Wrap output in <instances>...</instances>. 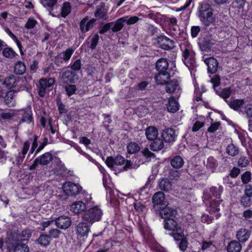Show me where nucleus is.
<instances>
[{
  "mask_svg": "<svg viewBox=\"0 0 252 252\" xmlns=\"http://www.w3.org/2000/svg\"><path fill=\"white\" fill-rule=\"evenodd\" d=\"M65 89L68 96L72 95L76 91V87L73 85H68L66 86Z\"/></svg>",
  "mask_w": 252,
  "mask_h": 252,
  "instance_id": "603ef678",
  "label": "nucleus"
},
{
  "mask_svg": "<svg viewBox=\"0 0 252 252\" xmlns=\"http://www.w3.org/2000/svg\"><path fill=\"white\" fill-rule=\"evenodd\" d=\"M145 135L149 140H154L158 137V129L154 126H148L145 129Z\"/></svg>",
  "mask_w": 252,
  "mask_h": 252,
  "instance_id": "4be33fe9",
  "label": "nucleus"
},
{
  "mask_svg": "<svg viewBox=\"0 0 252 252\" xmlns=\"http://www.w3.org/2000/svg\"><path fill=\"white\" fill-rule=\"evenodd\" d=\"M29 249L24 244H18L14 248V252H29Z\"/></svg>",
  "mask_w": 252,
  "mask_h": 252,
  "instance_id": "c03bdc74",
  "label": "nucleus"
},
{
  "mask_svg": "<svg viewBox=\"0 0 252 252\" xmlns=\"http://www.w3.org/2000/svg\"><path fill=\"white\" fill-rule=\"evenodd\" d=\"M170 163L173 168L178 169L183 166L184 161L181 157L176 156L171 159Z\"/></svg>",
  "mask_w": 252,
  "mask_h": 252,
  "instance_id": "c85d7f7f",
  "label": "nucleus"
},
{
  "mask_svg": "<svg viewBox=\"0 0 252 252\" xmlns=\"http://www.w3.org/2000/svg\"><path fill=\"white\" fill-rule=\"evenodd\" d=\"M158 43L159 46L164 49H169L173 45V42L165 35H160L157 38Z\"/></svg>",
  "mask_w": 252,
  "mask_h": 252,
  "instance_id": "dca6fc26",
  "label": "nucleus"
},
{
  "mask_svg": "<svg viewBox=\"0 0 252 252\" xmlns=\"http://www.w3.org/2000/svg\"><path fill=\"white\" fill-rule=\"evenodd\" d=\"M2 54L6 58H12L14 57L15 52L10 48H5L2 51Z\"/></svg>",
  "mask_w": 252,
  "mask_h": 252,
  "instance_id": "4d7b16f0",
  "label": "nucleus"
},
{
  "mask_svg": "<svg viewBox=\"0 0 252 252\" xmlns=\"http://www.w3.org/2000/svg\"><path fill=\"white\" fill-rule=\"evenodd\" d=\"M88 207L89 209L82 216V220L90 224H93L94 222L99 221L103 214L102 210L97 205L92 207L89 206Z\"/></svg>",
  "mask_w": 252,
  "mask_h": 252,
  "instance_id": "20e7f679",
  "label": "nucleus"
},
{
  "mask_svg": "<svg viewBox=\"0 0 252 252\" xmlns=\"http://www.w3.org/2000/svg\"><path fill=\"white\" fill-rule=\"evenodd\" d=\"M124 19L126 20L125 23H126L127 25H132L136 23L139 18L137 16H132L130 18H128L127 16L123 17Z\"/></svg>",
  "mask_w": 252,
  "mask_h": 252,
  "instance_id": "864d4df0",
  "label": "nucleus"
},
{
  "mask_svg": "<svg viewBox=\"0 0 252 252\" xmlns=\"http://www.w3.org/2000/svg\"><path fill=\"white\" fill-rule=\"evenodd\" d=\"M158 212H159L161 217L164 219V227L165 229L175 231L176 229L180 227L176 221L177 212L175 209L166 205Z\"/></svg>",
  "mask_w": 252,
  "mask_h": 252,
  "instance_id": "f257e3e1",
  "label": "nucleus"
},
{
  "mask_svg": "<svg viewBox=\"0 0 252 252\" xmlns=\"http://www.w3.org/2000/svg\"><path fill=\"white\" fill-rule=\"evenodd\" d=\"M71 224V219L67 216H62L56 220L57 226L61 229H66L70 226Z\"/></svg>",
  "mask_w": 252,
  "mask_h": 252,
  "instance_id": "ddd939ff",
  "label": "nucleus"
},
{
  "mask_svg": "<svg viewBox=\"0 0 252 252\" xmlns=\"http://www.w3.org/2000/svg\"><path fill=\"white\" fill-rule=\"evenodd\" d=\"M99 170L103 175V185L105 187H106V184H110V182H111V179L110 178L109 176L107 174L105 170L103 168H100Z\"/></svg>",
  "mask_w": 252,
  "mask_h": 252,
  "instance_id": "a18cd8bd",
  "label": "nucleus"
},
{
  "mask_svg": "<svg viewBox=\"0 0 252 252\" xmlns=\"http://www.w3.org/2000/svg\"><path fill=\"white\" fill-rule=\"evenodd\" d=\"M57 0H41L42 4L44 7H52L57 3Z\"/></svg>",
  "mask_w": 252,
  "mask_h": 252,
  "instance_id": "8fccbe9b",
  "label": "nucleus"
},
{
  "mask_svg": "<svg viewBox=\"0 0 252 252\" xmlns=\"http://www.w3.org/2000/svg\"><path fill=\"white\" fill-rule=\"evenodd\" d=\"M99 39V36L98 34H95L94 35L91 39V43L90 45V48L92 49H94L95 48L97 44L98 41Z\"/></svg>",
  "mask_w": 252,
  "mask_h": 252,
  "instance_id": "052dcab7",
  "label": "nucleus"
},
{
  "mask_svg": "<svg viewBox=\"0 0 252 252\" xmlns=\"http://www.w3.org/2000/svg\"><path fill=\"white\" fill-rule=\"evenodd\" d=\"M26 70L25 64L22 62H18L15 65L14 72L15 73L22 75L23 74Z\"/></svg>",
  "mask_w": 252,
  "mask_h": 252,
  "instance_id": "f704fd0d",
  "label": "nucleus"
},
{
  "mask_svg": "<svg viewBox=\"0 0 252 252\" xmlns=\"http://www.w3.org/2000/svg\"><path fill=\"white\" fill-rule=\"evenodd\" d=\"M31 236V232L30 230H24L17 236L15 233L11 234L6 242V246L8 249L13 248L14 244L17 241H25L28 240Z\"/></svg>",
  "mask_w": 252,
  "mask_h": 252,
  "instance_id": "39448f33",
  "label": "nucleus"
},
{
  "mask_svg": "<svg viewBox=\"0 0 252 252\" xmlns=\"http://www.w3.org/2000/svg\"><path fill=\"white\" fill-rule=\"evenodd\" d=\"M114 158L111 157H108L107 158L105 163L107 165V166L110 168L115 169V163H114Z\"/></svg>",
  "mask_w": 252,
  "mask_h": 252,
  "instance_id": "338daca9",
  "label": "nucleus"
},
{
  "mask_svg": "<svg viewBox=\"0 0 252 252\" xmlns=\"http://www.w3.org/2000/svg\"><path fill=\"white\" fill-rule=\"evenodd\" d=\"M169 235H171L175 241H180L179 247L181 251H185L186 250L188 243L180 227L176 229L175 231H172Z\"/></svg>",
  "mask_w": 252,
  "mask_h": 252,
  "instance_id": "6e6552de",
  "label": "nucleus"
},
{
  "mask_svg": "<svg viewBox=\"0 0 252 252\" xmlns=\"http://www.w3.org/2000/svg\"><path fill=\"white\" fill-rule=\"evenodd\" d=\"M62 189L64 193L69 196L76 195L82 190V188L80 185L70 182L64 183Z\"/></svg>",
  "mask_w": 252,
  "mask_h": 252,
  "instance_id": "0eeeda50",
  "label": "nucleus"
},
{
  "mask_svg": "<svg viewBox=\"0 0 252 252\" xmlns=\"http://www.w3.org/2000/svg\"><path fill=\"white\" fill-rule=\"evenodd\" d=\"M251 179V173L249 171L245 172L241 176L242 181L244 184L248 183L250 181Z\"/></svg>",
  "mask_w": 252,
  "mask_h": 252,
  "instance_id": "09e8293b",
  "label": "nucleus"
},
{
  "mask_svg": "<svg viewBox=\"0 0 252 252\" xmlns=\"http://www.w3.org/2000/svg\"><path fill=\"white\" fill-rule=\"evenodd\" d=\"M242 249L241 244L237 241H232L227 246L228 252H240Z\"/></svg>",
  "mask_w": 252,
  "mask_h": 252,
  "instance_id": "a878e982",
  "label": "nucleus"
},
{
  "mask_svg": "<svg viewBox=\"0 0 252 252\" xmlns=\"http://www.w3.org/2000/svg\"><path fill=\"white\" fill-rule=\"evenodd\" d=\"M81 61L78 59L75 61L73 65L71 66V68L74 71L79 70L81 68Z\"/></svg>",
  "mask_w": 252,
  "mask_h": 252,
  "instance_id": "774afa93",
  "label": "nucleus"
},
{
  "mask_svg": "<svg viewBox=\"0 0 252 252\" xmlns=\"http://www.w3.org/2000/svg\"><path fill=\"white\" fill-rule=\"evenodd\" d=\"M15 92L13 90H10L4 95V101L5 104L9 106H14L15 104V101L14 99Z\"/></svg>",
  "mask_w": 252,
  "mask_h": 252,
  "instance_id": "b1692460",
  "label": "nucleus"
},
{
  "mask_svg": "<svg viewBox=\"0 0 252 252\" xmlns=\"http://www.w3.org/2000/svg\"><path fill=\"white\" fill-rule=\"evenodd\" d=\"M30 144V142L28 141H26L23 143L21 151L18 153V156L16 158V161L18 164H20L23 161L25 156L29 150Z\"/></svg>",
  "mask_w": 252,
  "mask_h": 252,
  "instance_id": "a211bd4d",
  "label": "nucleus"
},
{
  "mask_svg": "<svg viewBox=\"0 0 252 252\" xmlns=\"http://www.w3.org/2000/svg\"><path fill=\"white\" fill-rule=\"evenodd\" d=\"M178 87V84L176 81H172L168 82L166 85V91L167 93H173Z\"/></svg>",
  "mask_w": 252,
  "mask_h": 252,
  "instance_id": "58836bf2",
  "label": "nucleus"
},
{
  "mask_svg": "<svg viewBox=\"0 0 252 252\" xmlns=\"http://www.w3.org/2000/svg\"><path fill=\"white\" fill-rule=\"evenodd\" d=\"M217 163L216 160L214 158L211 157L208 158L206 163V166L211 171H214V170L217 167Z\"/></svg>",
  "mask_w": 252,
  "mask_h": 252,
  "instance_id": "79ce46f5",
  "label": "nucleus"
},
{
  "mask_svg": "<svg viewBox=\"0 0 252 252\" xmlns=\"http://www.w3.org/2000/svg\"><path fill=\"white\" fill-rule=\"evenodd\" d=\"M243 217L244 220L252 222V210L247 209L244 211L243 213Z\"/></svg>",
  "mask_w": 252,
  "mask_h": 252,
  "instance_id": "de8ad7c7",
  "label": "nucleus"
},
{
  "mask_svg": "<svg viewBox=\"0 0 252 252\" xmlns=\"http://www.w3.org/2000/svg\"><path fill=\"white\" fill-rule=\"evenodd\" d=\"M226 151L229 156L232 157L237 156L239 153L238 148L233 144L228 145L226 148Z\"/></svg>",
  "mask_w": 252,
  "mask_h": 252,
  "instance_id": "c9c22d12",
  "label": "nucleus"
},
{
  "mask_svg": "<svg viewBox=\"0 0 252 252\" xmlns=\"http://www.w3.org/2000/svg\"><path fill=\"white\" fill-rule=\"evenodd\" d=\"M125 22L126 20L123 17L119 18L115 23L114 26L112 28V30L114 32L120 31L123 27Z\"/></svg>",
  "mask_w": 252,
  "mask_h": 252,
  "instance_id": "e433bc0d",
  "label": "nucleus"
},
{
  "mask_svg": "<svg viewBox=\"0 0 252 252\" xmlns=\"http://www.w3.org/2000/svg\"><path fill=\"white\" fill-rule=\"evenodd\" d=\"M55 83V80L53 78L41 79L39 81L40 86L47 90H50L52 88Z\"/></svg>",
  "mask_w": 252,
  "mask_h": 252,
  "instance_id": "2f4dec72",
  "label": "nucleus"
},
{
  "mask_svg": "<svg viewBox=\"0 0 252 252\" xmlns=\"http://www.w3.org/2000/svg\"><path fill=\"white\" fill-rule=\"evenodd\" d=\"M38 243L41 246L47 247L50 243V237L47 235H41L38 239Z\"/></svg>",
  "mask_w": 252,
  "mask_h": 252,
  "instance_id": "ea45409f",
  "label": "nucleus"
},
{
  "mask_svg": "<svg viewBox=\"0 0 252 252\" xmlns=\"http://www.w3.org/2000/svg\"><path fill=\"white\" fill-rule=\"evenodd\" d=\"M71 11V6L69 2H65L63 3L62 8L61 14L63 17H65L68 15Z\"/></svg>",
  "mask_w": 252,
  "mask_h": 252,
  "instance_id": "37998d69",
  "label": "nucleus"
},
{
  "mask_svg": "<svg viewBox=\"0 0 252 252\" xmlns=\"http://www.w3.org/2000/svg\"><path fill=\"white\" fill-rule=\"evenodd\" d=\"M86 209V204L82 201H75L70 206V211L75 214L81 213Z\"/></svg>",
  "mask_w": 252,
  "mask_h": 252,
  "instance_id": "6ab92c4d",
  "label": "nucleus"
},
{
  "mask_svg": "<svg viewBox=\"0 0 252 252\" xmlns=\"http://www.w3.org/2000/svg\"><path fill=\"white\" fill-rule=\"evenodd\" d=\"M20 114L22 115V121L30 124L32 121V112L30 108H27L20 111Z\"/></svg>",
  "mask_w": 252,
  "mask_h": 252,
  "instance_id": "393cba45",
  "label": "nucleus"
},
{
  "mask_svg": "<svg viewBox=\"0 0 252 252\" xmlns=\"http://www.w3.org/2000/svg\"><path fill=\"white\" fill-rule=\"evenodd\" d=\"M245 112L249 118V129L252 131V106L251 105L247 106L245 108Z\"/></svg>",
  "mask_w": 252,
  "mask_h": 252,
  "instance_id": "a19ab883",
  "label": "nucleus"
},
{
  "mask_svg": "<svg viewBox=\"0 0 252 252\" xmlns=\"http://www.w3.org/2000/svg\"><path fill=\"white\" fill-rule=\"evenodd\" d=\"M231 93L230 88H224L220 93L219 95L223 98H227L229 97Z\"/></svg>",
  "mask_w": 252,
  "mask_h": 252,
  "instance_id": "5fc2aeb1",
  "label": "nucleus"
},
{
  "mask_svg": "<svg viewBox=\"0 0 252 252\" xmlns=\"http://www.w3.org/2000/svg\"><path fill=\"white\" fill-rule=\"evenodd\" d=\"M95 21V19H90L88 16L83 18L79 23L80 30L81 32L85 33L93 28Z\"/></svg>",
  "mask_w": 252,
  "mask_h": 252,
  "instance_id": "9b49d317",
  "label": "nucleus"
},
{
  "mask_svg": "<svg viewBox=\"0 0 252 252\" xmlns=\"http://www.w3.org/2000/svg\"><path fill=\"white\" fill-rule=\"evenodd\" d=\"M62 78L64 80V82L68 81L73 83L75 80L74 72L70 70H67L63 73Z\"/></svg>",
  "mask_w": 252,
  "mask_h": 252,
  "instance_id": "473e14b6",
  "label": "nucleus"
},
{
  "mask_svg": "<svg viewBox=\"0 0 252 252\" xmlns=\"http://www.w3.org/2000/svg\"><path fill=\"white\" fill-rule=\"evenodd\" d=\"M251 232L245 228H241L236 233V238L241 242H245L248 240Z\"/></svg>",
  "mask_w": 252,
  "mask_h": 252,
  "instance_id": "aec40b11",
  "label": "nucleus"
},
{
  "mask_svg": "<svg viewBox=\"0 0 252 252\" xmlns=\"http://www.w3.org/2000/svg\"><path fill=\"white\" fill-rule=\"evenodd\" d=\"M8 157V153L0 149V162H3Z\"/></svg>",
  "mask_w": 252,
  "mask_h": 252,
  "instance_id": "0e129e2a",
  "label": "nucleus"
},
{
  "mask_svg": "<svg viewBox=\"0 0 252 252\" xmlns=\"http://www.w3.org/2000/svg\"><path fill=\"white\" fill-rule=\"evenodd\" d=\"M249 163L250 162L249 160L244 157H241L239 159L238 161V165L242 167H246L248 165H249Z\"/></svg>",
  "mask_w": 252,
  "mask_h": 252,
  "instance_id": "6e6d98bb",
  "label": "nucleus"
},
{
  "mask_svg": "<svg viewBox=\"0 0 252 252\" xmlns=\"http://www.w3.org/2000/svg\"><path fill=\"white\" fill-rule=\"evenodd\" d=\"M204 126V123L200 121H196L192 127L193 131H197Z\"/></svg>",
  "mask_w": 252,
  "mask_h": 252,
  "instance_id": "69168bd1",
  "label": "nucleus"
},
{
  "mask_svg": "<svg viewBox=\"0 0 252 252\" xmlns=\"http://www.w3.org/2000/svg\"><path fill=\"white\" fill-rule=\"evenodd\" d=\"M172 184L167 179H162L159 183V188L162 190L168 191L172 189Z\"/></svg>",
  "mask_w": 252,
  "mask_h": 252,
  "instance_id": "7c9ffc66",
  "label": "nucleus"
},
{
  "mask_svg": "<svg viewBox=\"0 0 252 252\" xmlns=\"http://www.w3.org/2000/svg\"><path fill=\"white\" fill-rule=\"evenodd\" d=\"M127 150L128 153L135 154L140 150L139 145L135 142H130L127 146Z\"/></svg>",
  "mask_w": 252,
  "mask_h": 252,
  "instance_id": "4c0bfd02",
  "label": "nucleus"
},
{
  "mask_svg": "<svg viewBox=\"0 0 252 252\" xmlns=\"http://www.w3.org/2000/svg\"><path fill=\"white\" fill-rule=\"evenodd\" d=\"M115 169L118 168V166H121L119 169L120 171L127 170L132 167V164L130 161H125L124 158L122 156H117L114 158Z\"/></svg>",
  "mask_w": 252,
  "mask_h": 252,
  "instance_id": "f8f14e48",
  "label": "nucleus"
},
{
  "mask_svg": "<svg viewBox=\"0 0 252 252\" xmlns=\"http://www.w3.org/2000/svg\"><path fill=\"white\" fill-rule=\"evenodd\" d=\"M74 52V49L72 48H68L65 50L63 53V59L64 61H68L73 53Z\"/></svg>",
  "mask_w": 252,
  "mask_h": 252,
  "instance_id": "49530a36",
  "label": "nucleus"
},
{
  "mask_svg": "<svg viewBox=\"0 0 252 252\" xmlns=\"http://www.w3.org/2000/svg\"><path fill=\"white\" fill-rule=\"evenodd\" d=\"M211 82L213 84V87L215 89L220 85V78L218 76L215 75L214 77L211 79Z\"/></svg>",
  "mask_w": 252,
  "mask_h": 252,
  "instance_id": "e2e57ef3",
  "label": "nucleus"
},
{
  "mask_svg": "<svg viewBox=\"0 0 252 252\" xmlns=\"http://www.w3.org/2000/svg\"><path fill=\"white\" fill-rule=\"evenodd\" d=\"M244 102L243 99H235L229 102L228 104L232 109L241 112L242 111V107L244 105Z\"/></svg>",
  "mask_w": 252,
  "mask_h": 252,
  "instance_id": "c756f323",
  "label": "nucleus"
},
{
  "mask_svg": "<svg viewBox=\"0 0 252 252\" xmlns=\"http://www.w3.org/2000/svg\"><path fill=\"white\" fill-rule=\"evenodd\" d=\"M168 66L167 60L165 58H160L157 61L156 67L159 72L167 73L166 71Z\"/></svg>",
  "mask_w": 252,
  "mask_h": 252,
  "instance_id": "5701e85b",
  "label": "nucleus"
},
{
  "mask_svg": "<svg viewBox=\"0 0 252 252\" xmlns=\"http://www.w3.org/2000/svg\"><path fill=\"white\" fill-rule=\"evenodd\" d=\"M61 234V231L57 229H52L49 231V235L50 238L51 237L52 238H57L59 237V235Z\"/></svg>",
  "mask_w": 252,
  "mask_h": 252,
  "instance_id": "bf43d9fd",
  "label": "nucleus"
},
{
  "mask_svg": "<svg viewBox=\"0 0 252 252\" xmlns=\"http://www.w3.org/2000/svg\"><path fill=\"white\" fill-rule=\"evenodd\" d=\"M161 136L165 142H172L175 141L177 135L173 129L167 128L162 131Z\"/></svg>",
  "mask_w": 252,
  "mask_h": 252,
  "instance_id": "4468645a",
  "label": "nucleus"
},
{
  "mask_svg": "<svg viewBox=\"0 0 252 252\" xmlns=\"http://www.w3.org/2000/svg\"><path fill=\"white\" fill-rule=\"evenodd\" d=\"M170 75L167 73L159 72L156 76L155 79L158 84L162 85L166 84L167 80L169 78Z\"/></svg>",
  "mask_w": 252,
  "mask_h": 252,
  "instance_id": "cd10ccee",
  "label": "nucleus"
},
{
  "mask_svg": "<svg viewBox=\"0 0 252 252\" xmlns=\"http://www.w3.org/2000/svg\"><path fill=\"white\" fill-rule=\"evenodd\" d=\"M220 126V123L219 122L213 123L208 128V131L214 132L219 129Z\"/></svg>",
  "mask_w": 252,
  "mask_h": 252,
  "instance_id": "680f3d73",
  "label": "nucleus"
},
{
  "mask_svg": "<svg viewBox=\"0 0 252 252\" xmlns=\"http://www.w3.org/2000/svg\"><path fill=\"white\" fill-rule=\"evenodd\" d=\"M180 49L182 53V61L192 73L197 66L195 58V54L193 50L192 45L188 41L185 40L181 43Z\"/></svg>",
  "mask_w": 252,
  "mask_h": 252,
  "instance_id": "f03ea898",
  "label": "nucleus"
},
{
  "mask_svg": "<svg viewBox=\"0 0 252 252\" xmlns=\"http://www.w3.org/2000/svg\"><path fill=\"white\" fill-rule=\"evenodd\" d=\"M152 200L154 203L153 209L156 212L167 205L165 200L164 194L162 192H156L153 196Z\"/></svg>",
  "mask_w": 252,
  "mask_h": 252,
  "instance_id": "1a4fd4ad",
  "label": "nucleus"
},
{
  "mask_svg": "<svg viewBox=\"0 0 252 252\" xmlns=\"http://www.w3.org/2000/svg\"><path fill=\"white\" fill-rule=\"evenodd\" d=\"M150 145L151 148L153 151H158L163 148L164 144L161 139L157 138Z\"/></svg>",
  "mask_w": 252,
  "mask_h": 252,
  "instance_id": "72a5a7b5",
  "label": "nucleus"
},
{
  "mask_svg": "<svg viewBox=\"0 0 252 252\" xmlns=\"http://www.w3.org/2000/svg\"><path fill=\"white\" fill-rule=\"evenodd\" d=\"M241 204L245 207H249L252 204V201L250 197H243L241 200Z\"/></svg>",
  "mask_w": 252,
  "mask_h": 252,
  "instance_id": "13d9d810",
  "label": "nucleus"
},
{
  "mask_svg": "<svg viewBox=\"0 0 252 252\" xmlns=\"http://www.w3.org/2000/svg\"><path fill=\"white\" fill-rule=\"evenodd\" d=\"M204 63L207 65L208 71L211 73H215L218 67V63L216 59L213 57L204 59Z\"/></svg>",
  "mask_w": 252,
  "mask_h": 252,
  "instance_id": "f3484780",
  "label": "nucleus"
},
{
  "mask_svg": "<svg viewBox=\"0 0 252 252\" xmlns=\"http://www.w3.org/2000/svg\"><path fill=\"white\" fill-rule=\"evenodd\" d=\"M167 108L168 111L171 113H174L178 110V103L174 97H171L169 99Z\"/></svg>",
  "mask_w": 252,
  "mask_h": 252,
  "instance_id": "bb28decb",
  "label": "nucleus"
},
{
  "mask_svg": "<svg viewBox=\"0 0 252 252\" xmlns=\"http://www.w3.org/2000/svg\"><path fill=\"white\" fill-rule=\"evenodd\" d=\"M199 16L200 20L206 25H209L213 22V13L212 10L210 6L207 4H204L201 5L199 8Z\"/></svg>",
  "mask_w": 252,
  "mask_h": 252,
  "instance_id": "423d86ee",
  "label": "nucleus"
},
{
  "mask_svg": "<svg viewBox=\"0 0 252 252\" xmlns=\"http://www.w3.org/2000/svg\"><path fill=\"white\" fill-rule=\"evenodd\" d=\"M37 23V21L33 18H29L26 25L25 27L27 29H31L34 27Z\"/></svg>",
  "mask_w": 252,
  "mask_h": 252,
  "instance_id": "3c124183",
  "label": "nucleus"
},
{
  "mask_svg": "<svg viewBox=\"0 0 252 252\" xmlns=\"http://www.w3.org/2000/svg\"><path fill=\"white\" fill-rule=\"evenodd\" d=\"M53 159V156L51 153L46 152L40 157L37 158L34 160V164L38 163L41 165H46L48 164Z\"/></svg>",
  "mask_w": 252,
  "mask_h": 252,
  "instance_id": "412c9836",
  "label": "nucleus"
},
{
  "mask_svg": "<svg viewBox=\"0 0 252 252\" xmlns=\"http://www.w3.org/2000/svg\"><path fill=\"white\" fill-rule=\"evenodd\" d=\"M23 81V79L20 77L10 75L5 79L2 84L9 89L14 88H19L22 85L21 82Z\"/></svg>",
  "mask_w": 252,
  "mask_h": 252,
  "instance_id": "9d476101",
  "label": "nucleus"
},
{
  "mask_svg": "<svg viewBox=\"0 0 252 252\" xmlns=\"http://www.w3.org/2000/svg\"><path fill=\"white\" fill-rule=\"evenodd\" d=\"M223 188L221 186L218 187H212L210 189V194L211 200L209 201L210 206L209 211L212 214H214L217 218H219L220 216V213H218L220 210V201L219 200L220 197L222 192Z\"/></svg>",
  "mask_w": 252,
  "mask_h": 252,
  "instance_id": "7ed1b4c3",
  "label": "nucleus"
},
{
  "mask_svg": "<svg viewBox=\"0 0 252 252\" xmlns=\"http://www.w3.org/2000/svg\"><path fill=\"white\" fill-rule=\"evenodd\" d=\"M92 225L85 221L80 222L76 226L77 234L81 236L87 235L90 231V227Z\"/></svg>",
  "mask_w": 252,
  "mask_h": 252,
  "instance_id": "2eb2a0df",
  "label": "nucleus"
}]
</instances>
